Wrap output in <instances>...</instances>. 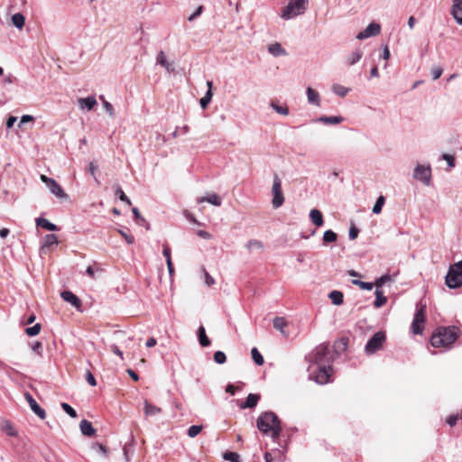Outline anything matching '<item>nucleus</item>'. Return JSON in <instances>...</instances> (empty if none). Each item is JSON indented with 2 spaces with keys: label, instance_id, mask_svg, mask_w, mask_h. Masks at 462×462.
I'll return each mask as SVG.
<instances>
[{
  "label": "nucleus",
  "instance_id": "26",
  "mask_svg": "<svg viewBox=\"0 0 462 462\" xmlns=\"http://www.w3.org/2000/svg\"><path fill=\"white\" fill-rule=\"evenodd\" d=\"M161 412L162 409L160 407L150 403L147 400L144 401V413L146 416H154Z\"/></svg>",
  "mask_w": 462,
  "mask_h": 462
},
{
  "label": "nucleus",
  "instance_id": "56",
  "mask_svg": "<svg viewBox=\"0 0 462 462\" xmlns=\"http://www.w3.org/2000/svg\"><path fill=\"white\" fill-rule=\"evenodd\" d=\"M32 349L34 353L42 355V344L40 341H36L32 345Z\"/></svg>",
  "mask_w": 462,
  "mask_h": 462
},
{
  "label": "nucleus",
  "instance_id": "5",
  "mask_svg": "<svg viewBox=\"0 0 462 462\" xmlns=\"http://www.w3.org/2000/svg\"><path fill=\"white\" fill-rule=\"evenodd\" d=\"M445 282L450 289H457L462 286V260L449 266Z\"/></svg>",
  "mask_w": 462,
  "mask_h": 462
},
{
  "label": "nucleus",
  "instance_id": "44",
  "mask_svg": "<svg viewBox=\"0 0 462 462\" xmlns=\"http://www.w3.org/2000/svg\"><path fill=\"white\" fill-rule=\"evenodd\" d=\"M352 283L359 286L363 290L371 291L374 288L373 282H363L360 280H353Z\"/></svg>",
  "mask_w": 462,
  "mask_h": 462
},
{
  "label": "nucleus",
  "instance_id": "22",
  "mask_svg": "<svg viewBox=\"0 0 462 462\" xmlns=\"http://www.w3.org/2000/svg\"><path fill=\"white\" fill-rule=\"evenodd\" d=\"M310 218L316 226H321L324 224L322 213L319 209H311L310 212Z\"/></svg>",
  "mask_w": 462,
  "mask_h": 462
},
{
  "label": "nucleus",
  "instance_id": "16",
  "mask_svg": "<svg viewBox=\"0 0 462 462\" xmlns=\"http://www.w3.org/2000/svg\"><path fill=\"white\" fill-rule=\"evenodd\" d=\"M261 399V396L260 394H257V393H249L245 399V402H243L241 404H240V408L241 409H252V408H254L258 402L260 401Z\"/></svg>",
  "mask_w": 462,
  "mask_h": 462
},
{
  "label": "nucleus",
  "instance_id": "57",
  "mask_svg": "<svg viewBox=\"0 0 462 462\" xmlns=\"http://www.w3.org/2000/svg\"><path fill=\"white\" fill-rule=\"evenodd\" d=\"M442 158H443L445 161H447L448 165L449 167H454V166H455V158H454L452 155L448 154V153H444V154L442 155Z\"/></svg>",
  "mask_w": 462,
  "mask_h": 462
},
{
  "label": "nucleus",
  "instance_id": "63",
  "mask_svg": "<svg viewBox=\"0 0 462 462\" xmlns=\"http://www.w3.org/2000/svg\"><path fill=\"white\" fill-rule=\"evenodd\" d=\"M197 234L199 237L203 239H210L212 237V235L205 230H199Z\"/></svg>",
  "mask_w": 462,
  "mask_h": 462
},
{
  "label": "nucleus",
  "instance_id": "11",
  "mask_svg": "<svg viewBox=\"0 0 462 462\" xmlns=\"http://www.w3.org/2000/svg\"><path fill=\"white\" fill-rule=\"evenodd\" d=\"M59 239L56 235L54 234H48L43 237V240L42 242L41 247H40V254H47L51 251V247L54 245H58Z\"/></svg>",
  "mask_w": 462,
  "mask_h": 462
},
{
  "label": "nucleus",
  "instance_id": "36",
  "mask_svg": "<svg viewBox=\"0 0 462 462\" xmlns=\"http://www.w3.org/2000/svg\"><path fill=\"white\" fill-rule=\"evenodd\" d=\"M384 202H385V199H384V197H383V196H382V195H381V196H379V197L377 198V199H376V201H375V203H374V207H373V209H372L373 213H374V214H376V215H377V214H379V213H381L382 208H383V205H384Z\"/></svg>",
  "mask_w": 462,
  "mask_h": 462
},
{
  "label": "nucleus",
  "instance_id": "2",
  "mask_svg": "<svg viewBox=\"0 0 462 462\" xmlns=\"http://www.w3.org/2000/svg\"><path fill=\"white\" fill-rule=\"evenodd\" d=\"M256 426L262 433H270L273 441H277L282 430L281 420L273 411L262 412L256 420Z\"/></svg>",
  "mask_w": 462,
  "mask_h": 462
},
{
  "label": "nucleus",
  "instance_id": "1",
  "mask_svg": "<svg viewBox=\"0 0 462 462\" xmlns=\"http://www.w3.org/2000/svg\"><path fill=\"white\" fill-rule=\"evenodd\" d=\"M310 358L318 365V373L314 377L315 382L319 384L328 383L329 371L332 369V358L328 346L319 345L310 354Z\"/></svg>",
  "mask_w": 462,
  "mask_h": 462
},
{
  "label": "nucleus",
  "instance_id": "59",
  "mask_svg": "<svg viewBox=\"0 0 462 462\" xmlns=\"http://www.w3.org/2000/svg\"><path fill=\"white\" fill-rule=\"evenodd\" d=\"M204 276H205V283L208 286H211L215 284V280L213 277L210 276V274L204 269Z\"/></svg>",
  "mask_w": 462,
  "mask_h": 462
},
{
  "label": "nucleus",
  "instance_id": "14",
  "mask_svg": "<svg viewBox=\"0 0 462 462\" xmlns=\"http://www.w3.org/2000/svg\"><path fill=\"white\" fill-rule=\"evenodd\" d=\"M450 14L455 21L462 25V0H452Z\"/></svg>",
  "mask_w": 462,
  "mask_h": 462
},
{
  "label": "nucleus",
  "instance_id": "28",
  "mask_svg": "<svg viewBox=\"0 0 462 462\" xmlns=\"http://www.w3.org/2000/svg\"><path fill=\"white\" fill-rule=\"evenodd\" d=\"M132 212L134 214V221L137 225L145 226L146 229H150V224L143 217L137 208H133Z\"/></svg>",
  "mask_w": 462,
  "mask_h": 462
},
{
  "label": "nucleus",
  "instance_id": "58",
  "mask_svg": "<svg viewBox=\"0 0 462 462\" xmlns=\"http://www.w3.org/2000/svg\"><path fill=\"white\" fill-rule=\"evenodd\" d=\"M103 106L106 109V111L109 114L110 116H114V115H115L114 107L108 101L104 100Z\"/></svg>",
  "mask_w": 462,
  "mask_h": 462
},
{
  "label": "nucleus",
  "instance_id": "9",
  "mask_svg": "<svg viewBox=\"0 0 462 462\" xmlns=\"http://www.w3.org/2000/svg\"><path fill=\"white\" fill-rule=\"evenodd\" d=\"M273 200L272 204L274 208H280L284 202V196L282 190V180L279 176L274 173L273 183L272 187Z\"/></svg>",
  "mask_w": 462,
  "mask_h": 462
},
{
  "label": "nucleus",
  "instance_id": "3",
  "mask_svg": "<svg viewBox=\"0 0 462 462\" xmlns=\"http://www.w3.org/2000/svg\"><path fill=\"white\" fill-rule=\"evenodd\" d=\"M460 330L457 327H439L430 337V344L434 347H449L458 338Z\"/></svg>",
  "mask_w": 462,
  "mask_h": 462
},
{
  "label": "nucleus",
  "instance_id": "31",
  "mask_svg": "<svg viewBox=\"0 0 462 462\" xmlns=\"http://www.w3.org/2000/svg\"><path fill=\"white\" fill-rule=\"evenodd\" d=\"M12 23L16 28L22 29L25 23V17L23 14L16 13L12 16Z\"/></svg>",
  "mask_w": 462,
  "mask_h": 462
},
{
  "label": "nucleus",
  "instance_id": "50",
  "mask_svg": "<svg viewBox=\"0 0 462 462\" xmlns=\"http://www.w3.org/2000/svg\"><path fill=\"white\" fill-rule=\"evenodd\" d=\"M204 11V6L203 5H199L197 7V9L195 10V12L193 14H191L189 17H188V20L189 22H193L194 20H196L199 16L201 15V14L203 13Z\"/></svg>",
  "mask_w": 462,
  "mask_h": 462
},
{
  "label": "nucleus",
  "instance_id": "55",
  "mask_svg": "<svg viewBox=\"0 0 462 462\" xmlns=\"http://www.w3.org/2000/svg\"><path fill=\"white\" fill-rule=\"evenodd\" d=\"M442 72H443V69L440 68V67H434L432 69H431V75H432V79L434 80L438 79L440 78V76L442 75Z\"/></svg>",
  "mask_w": 462,
  "mask_h": 462
},
{
  "label": "nucleus",
  "instance_id": "29",
  "mask_svg": "<svg viewBox=\"0 0 462 462\" xmlns=\"http://www.w3.org/2000/svg\"><path fill=\"white\" fill-rule=\"evenodd\" d=\"M362 57L363 51L360 49H356L347 57L346 62L349 66H353L356 64Z\"/></svg>",
  "mask_w": 462,
  "mask_h": 462
},
{
  "label": "nucleus",
  "instance_id": "23",
  "mask_svg": "<svg viewBox=\"0 0 462 462\" xmlns=\"http://www.w3.org/2000/svg\"><path fill=\"white\" fill-rule=\"evenodd\" d=\"M268 51L274 57L283 56L287 54L285 49H283L279 42L270 44L268 46Z\"/></svg>",
  "mask_w": 462,
  "mask_h": 462
},
{
  "label": "nucleus",
  "instance_id": "46",
  "mask_svg": "<svg viewBox=\"0 0 462 462\" xmlns=\"http://www.w3.org/2000/svg\"><path fill=\"white\" fill-rule=\"evenodd\" d=\"M203 427L201 425H192L188 430V436L189 438H195L197 435H199Z\"/></svg>",
  "mask_w": 462,
  "mask_h": 462
},
{
  "label": "nucleus",
  "instance_id": "52",
  "mask_svg": "<svg viewBox=\"0 0 462 462\" xmlns=\"http://www.w3.org/2000/svg\"><path fill=\"white\" fill-rule=\"evenodd\" d=\"M461 418L458 414H453L447 418L446 422L450 426L453 427L457 424V420Z\"/></svg>",
  "mask_w": 462,
  "mask_h": 462
},
{
  "label": "nucleus",
  "instance_id": "40",
  "mask_svg": "<svg viewBox=\"0 0 462 462\" xmlns=\"http://www.w3.org/2000/svg\"><path fill=\"white\" fill-rule=\"evenodd\" d=\"M223 457L230 462H241L240 456L236 452L226 451L224 453Z\"/></svg>",
  "mask_w": 462,
  "mask_h": 462
},
{
  "label": "nucleus",
  "instance_id": "32",
  "mask_svg": "<svg viewBox=\"0 0 462 462\" xmlns=\"http://www.w3.org/2000/svg\"><path fill=\"white\" fill-rule=\"evenodd\" d=\"M332 91L338 97H344L349 93L350 88L339 84H334L332 86Z\"/></svg>",
  "mask_w": 462,
  "mask_h": 462
},
{
  "label": "nucleus",
  "instance_id": "34",
  "mask_svg": "<svg viewBox=\"0 0 462 462\" xmlns=\"http://www.w3.org/2000/svg\"><path fill=\"white\" fill-rule=\"evenodd\" d=\"M323 244L334 243L337 240V235L332 230H327L323 234Z\"/></svg>",
  "mask_w": 462,
  "mask_h": 462
},
{
  "label": "nucleus",
  "instance_id": "15",
  "mask_svg": "<svg viewBox=\"0 0 462 462\" xmlns=\"http://www.w3.org/2000/svg\"><path fill=\"white\" fill-rule=\"evenodd\" d=\"M60 297L77 309L81 306V300L70 291H63L60 293Z\"/></svg>",
  "mask_w": 462,
  "mask_h": 462
},
{
  "label": "nucleus",
  "instance_id": "53",
  "mask_svg": "<svg viewBox=\"0 0 462 462\" xmlns=\"http://www.w3.org/2000/svg\"><path fill=\"white\" fill-rule=\"evenodd\" d=\"M86 380L89 385H91V386L97 385L96 378L89 370H88L86 373Z\"/></svg>",
  "mask_w": 462,
  "mask_h": 462
},
{
  "label": "nucleus",
  "instance_id": "41",
  "mask_svg": "<svg viewBox=\"0 0 462 462\" xmlns=\"http://www.w3.org/2000/svg\"><path fill=\"white\" fill-rule=\"evenodd\" d=\"M42 329V325L40 323H36L32 327H29L25 328V333L29 337H34L37 336Z\"/></svg>",
  "mask_w": 462,
  "mask_h": 462
},
{
  "label": "nucleus",
  "instance_id": "4",
  "mask_svg": "<svg viewBox=\"0 0 462 462\" xmlns=\"http://www.w3.org/2000/svg\"><path fill=\"white\" fill-rule=\"evenodd\" d=\"M308 7V0H289L283 8L281 17L284 20H291L298 15L303 14Z\"/></svg>",
  "mask_w": 462,
  "mask_h": 462
},
{
  "label": "nucleus",
  "instance_id": "38",
  "mask_svg": "<svg viewBox=\"0 0 462 462\" xmlns=\"http://www.w3.org/2000/svg\"><path fill=\"white\" fill-rule=\"evenodd\" d=\"M91 448L97 454L105 457H107V448L103 444L95 442L92 444Z\"/></svg>",
  "mask_w": 462,
  "mask_h": 462
},
{
  "label": "nucleus",
  "instance_id": "10",
  "mask_svg": "<svg viewBox=\"0 0 462 462\" xmlns=\"http://www.w3.org/2000/svg\"><path fill=\"white\" fill-rule=\"evenodd\" d=\"M425 322V307L418 309L414 314L411 323V331L415 335H420L423 331Z\"/></svg>",
  "mask_w": 462,
  "mask_h": 462
},
{
  "label": "nucleus",
  "instance_id": "20",
  "mask_svg": "<svg viewBox=\"0 0 462 462\" xmlns=\"http://www.w3.org/2000/svg\"><path fill=\"white\" fill-rule=\"evenodd\" d=\"M81 433L87 437H93L96 434V430L91 422L87 420H82L79 424Z\"/></svg>",
  "mask_w": 462,
  "mask_h": 462
},
{
  "label": "nucleus",
  "instance_id": "27",
  "mask_svg": "<svg viewBox=\"0 0 462 462\" xmlns=\"http://www.w3.org/2000/svg\"><path fill=\"white\" fill-rule=\"evenodd\" d=\"M375 300L374 301V306L376 309L383 307L387 302V298L383 295V291L380 289H376L374 291Z\"/></svg>",
  "mask_w": 462,
  "mask_h": 462
},
{
  "label": "nucleus",
  "instance_id": "48",
  "mask_svg": "<svg viewBox=\"0 0 462 462\" xmlns=\"http://www.w3.org/2000/svg\"><path fill=\"white\" fill-rule=\"evenodd\" d=\"M391 275L390 274H384L381 277L377 278L374 283V286H376V289H379L382 287L385 282L391 281Z\"/></svg>",
  "mask_w": 462,
  "mask_h": 462
},
{
  "label": "nucleus",
  "instance_id": "39",
  "mask_svg": "<svg viewBox=\"0 0 462 462\" xmlns=\"http://www.w3.org/2000/svg\"><path fill=\"white\" fill-rule=\"evenodd\" d=\"M2 430L11 437H14L17 435V431L13 427L12 423L8 420H5L2 426Z\"/></svg>",
  "mask_w": 462,
  "mask_h": 462
},
{
  "label": "nucleus",
  "instance_id": "24",
  "mask_svg": "<svg viewBox=\"0 0 462 462\" xmlns=\"http://www.w3.org/2000/svg\"><path fill=\"white\" fill-rule=\"evenodd\" d=\"M307 97H308V101L310 104L318 106H320L319 94L316 90L311 88L310 87H309L307 88Z\"/></svg>",
  "mask_w": 462,
  "mask_h": 462
},
{
  "label": "nucleus",
  "instance_id": "30",
  "mask_svg": "<svg viewBox=\"0 0 462 462\" xmlns=\"http://www.w3.org/2000/svg\"><path fill=\"white\" fill-rule=\"evenodd\" d=\"M329 299L331 300L332 303L335 305H341L344 301V295L339 291H332L329 295Z\"/></svg>",
  "mask_w": 462,
  "mask_h": 462
},
{
  "label": "nucleus",
  "instance_id": "45",
  "mask_svg": "<svg viewBox=\"0 0 462 462\" xmlns=\"http://www.w3.org/2000/svg\"><path fill=\"white\" fill-rule=\"evenodd\" d=\"M245 246L249 251H251L254 248L262 249L263 247V244L257 239H250Z\"/></svg>",
  "mask_w": 462,
  "mask_h": 462
},
{
  "label": "nucleus",
  "instance_id": "21",
  "mask_svg": "<svg viewBox=\"0 0 462 462\" xmlns=\"http://www.w3.org/2000/svg\"><path fill=\"white\" fill-rule=\"evenodd\" d=\"M36 226L48 231H57L60 228L55 224L51 223L44 217L36 218Z\"/></svg>",
  "mask_w": 462,
  "mask_h": 462
},
{
  "label": "nucleus",
  "instance_id": "64",
  "mask_svg": "<svg viewBox=\"0 0 462 462\" xmlns=\"http://www.w3.org/2000/svg\"><path fill=\"white\" fill-rule=\"evenodd\" d=\"M17 118L14 116H10L6 120V128L10 129L14 126V123L16 122Z\"/></svg>",
  "mask_w": 462,
  "mask_h": 462
},
{
  "label": "nucleus",
  "instance_id": "35",
  "mask_svg": "<svg viewBox=\"0 0 462 462\" xmlns=\"http://www.w3.org/2000/svg\"><path fill=\"white\" fill-rule=\"evenodd\" d=\"M251 355H252V358H253L254 362L257 365H263V363H264L263 356H262V354L258 351V349L256 347L252 348Z\"/></svg>",
  "mask_w": 462,
  "mask_h": 462
},
{
  "label": "nucleus",
  "instance_id": "19",
  "mask_svg": "<svg viewBox=\"0 0 462 462\" xmlns=\"http://www.w3.org/2000/svg\"><path fill=\"white\" fill-rule=\"evenodd\" d=\"M79 104L81 109H87L88 111H90L97 105V100L94 96H89L84 98H79Z\"/></svg>",
  "mask_w": 462,
  "mask_h": 462
},
{
  "label": "nucleus",
  "instance_id": "60",
  "mask_svg": "<svg viewBox=\"0 0 462 462\" xmlns=\"http://www.w3.org/2000/svg\"><path fill=\"white\" fill-rule=\"evenodd\" d=\"M119 233H120V235L125 238V240L126 241V243H127L128 245H132V244L134 242V236H133L128 235V234H126L125 232L121 231V230L119 231Z\"/></svg>",
  "mask_w": 462,
  "mask_h": 462
},
{
  "label": "nucleus",
  "instance_id": "13",
  "mask_svg": "<svg viewBox=\"0 0 462 462\" xmlns=\"http://www.w3.org/2000/svg\"><path fill=\"white\" fill-rule=\"evenodd\" d=\"M24 397H25V400L27 401V402L29 403L30 405V408L31 410L42 420L45 419L46 417V412L44 411V409H42L38 403L37 402L34 400V398L32 397V395L30 393H24Z\"/></svg>",
  "mask_w": 462,
  "mask_h": 462
},
{
  "label": "nucleus",
  "instance_id": "62",
  "mask_svg": "<svg viewBox=\"0 0 462 462\" xmlns=\"http://www.w3.org/2000/svg\"><path fill=\"white\" fill-rule=\"evenodd\" d=\"M14 79L15 78L11 73H9L4 77L2 82L4 85L12 84L14 83Z\"/></svg>",
  "mask_w": 462,
  "mask_h": 462
},
{
  "label": "nucleus",
  "instance_id": "33",
  "mask_svg": "<svg viewBox=\"0 0 462 462\" xmlns=\"http://www.w3.org/2000/svg\"><path fill=\"white\" fill-rule=\"evenodd\" d=\"M273 328L279 331H281L283 335L284 333V328L287 325V322L283 317H275L273 321Z\"/></svg>",
  "mask_w": 462,
  "mask_h": 462
},
{
  "label": "nucleus",
  "instance_id": "43",
  "mask_svg": "<svg viewBox=\"0 0 462 462\" xmlns=\"http://www.w3.org/2000/svg\"><path fill=\"white\" fill-rule=\"evenodd\" d=\"M62 410L71 418H77L78 413L74 408H72L69 404L67 402H61L60 404Z\"/></svg>",
  "mask_w": 462,
  "mask_h": 462
},
{
  "label": "nucleus",
  "instance_id": "47",
  "mask_svg": "<svg viewBox=\"0 0 462 462\" xmlns=\"http://www.w3.org/2000/svg\"><path fill=\"white\" fill-rule=\"evenodd\" d=\"M214 361L218 365H223L226 361V356L223 351H217L214 354Z\"/></svg>",
  "mask_w": 462,
  "mask_h": 462
},
{
  "label": "nucleus",
  "instance_id": "6",
  "mask_svg": "<svg viewBox=\"0 0 462 462\" xmlns=\"http://www.w3.org/2000/svg\"><path fill=\"white\" fill-rule=\"evenodd\" d=\"M386 339V335L384 331H377L374 333L367 341L365 346V352L367 355H373L376 351H378L382 346L383 342Z\"/></svg>",
  "mask_w": 462,
  "mask_h": 462
},
{
  "label": "nucleus",
  "instance_id": "12",
  "mask_svg": "<svg viewBox=\"0 0 462 462\" xmlns=\"http://www.w3.org/2000/svg\"><path fill=\"white\" fill-rule=\"evenodd\" d=\"M381 32V25L377 23H371L367 25V27L357 33L356 39L365 40L366 38L376 36Z\"/></svg>",
  "mask_w": 462,
  "mask_h": 462
},
{
  "label": "nucleus",
  "instance_id": "7",
  "mask_svg": "<svg viewBox=\"0 0 462 462\" xmlns=\"http://www.w3.org/2000/svg\"><path fill=\"white\" fill-rule=\"evenodd\" d=\"M41 180L46 184L50 191L61 200H67L69 195L64 191L63 188L52 178L47 177L44 174L41 175Z\"/></svg>",
  "mask_w": 462,
  "mask_h": 462
},
{
  "label": "nucleus",
  "instance_id": "8",
  "mask_svg": "<svg viewBox=\"0 0 462 462\" xmlns=\"http://www.w3.org/2000/svg\"><path fill=\"white\" fill-rule=\"evenodd\" d=\"M412 177L413 179L423 183L425 186H430L432 177L430 165L418 164L413 171Z\"/></svg>",
  "mask_w": 462,
  "mask_h": 462
},
{
  "label": "nucleus",
  "instance_id": "25",
  "mask_svg": "<svg viewBox=\"0 0 462 462\" xmlns=\"http://www.w3.org/2000/svg\"><path fill=\"white\" fill-rule=\"evenodd\" d=\"M204 201H207V202H208L214 206H217V207L221 206V203H222L220 197L215 193L208 195V197H201V198L198 199L199 203L204 202Z\"/></svg>",
  "mask_w": 462,
  "mask_h": 462
},
{
  "label": "nucleus",
  "instance_id": "17",
  "mask_svg": "<svg viewBox=\"0 0 462 462\" xmlns=\"http://www.w3.org/2000/svg\"><path fill=\"white\" fill-rule=\"evenodd\" d=\"M344 121V117L341 116H322L313 120V122H319L326 125H337Z\"/></svg>",
  "mask_w": 462,
  "mask_h": 462
},
{
  "label": "nucleus",
  "instance_id": "61",
  "mask_svg": "<svg viewBox=\"0 0 462 462\" xmlns=\"http://www.w3.org/2000/svg\"><path fill=\"white\" fill-rule=\"evenodd\" d=\"M110 350L115 355L118 356L122 360L124 359L123 352L120 350V348L116 345H115V344L111 345L110 346Z\"/></svg>",
  "mask_w": 462,
  "mask_h": 462
},
{
  "label": "nucleus",
  "instance_id": "49",
  "mask_svg": "<svg viewBox=\"0 0 462 462\" xmlns=\"http://www.w3.org/2000/svg\"><path fill=\"white\" fill-rule=\"evenodd\" d=\"M271 106L273 108V110H275L278 114H281V115H283V116H287L289 114V108L285 106H279L277 105L276 103L274 102H272L271 103Z\"/></svg>",
  "mask_w": 462,
  "mask_h": 462
},
{
  "label": "nucleus",
  "instance_id": "42",
  "mask_svg": "<svg viewBox=\"0 0 462 462\" xmlns=\"http://www.w3.org/2000/svg\"><path fill=\"white\" fill-rule=\"evenodd\" d=\"M157 63L164 67L167 70H170V63L166 60V56L162 51H161L156 58Z\"/></svg>",
  "mask_w": 462,
  "mask_h": 462
},
{
  "label": "nucleus",
  "instance_id": "51",
  "mask_svg": "<svg viewBox=\"0 0 462 462\" xmlns=\"http://www.w3.org/2000/svg\"><path fill=\"white\" fill-rule=\"evenodd\" d=\"M358 234H359V229L354 224H352L349 228V233H348L349 239L355 240L358 236Z\"/></svg>",
  "mask_w": 462,
  "mask_h": 462
},
{
  "label": "nucleus",
  "instance_id": "37",
  "mask_svg": "<svg viewBox=\"0 0 462 462\" xmlns=\"http://www.w3.org/2000/svg\"><path fill=\"white\" fill-rule=\"evenodd\" d=\"M115 195L123 202H125V204H127L128 206L131 205V200L130 199L125 195V193L124 192V190L121 189L120 186H116V191H115Z\"/></svg>",
  "mask_w": 462,
  "mask_h": 462
},
{
  "label": "nucleus",
  "instance_id": "54",
  "mask_svg": "<svg viewBox=\"0 0 462 462\" xmlns=\"http://www.w3.org/2000/svg\"><path fill=\"white\" fill-rule=\"evenodd\" d=\"M207 86H208V90H207L204 97H206L207 99H208L211 102V99L213 97V92H212L213 82L210 80L207 81Z\"/></svg>",
  "mask_w": 462,
  "mask_h": 462
},
{
  "label": "nucleus",
  "instance_id": "18",
  "mask_svg": "<svg viewBox=\"0 0 462 462\" xmlns=\"http://www.w3.org/2000/svg\"><path fill=\"white\" fill-rule=\"evenodd\" d=\"M197 337H198L199 343L202 347H208L210 346L211 341L206 334V329H205L204 326L201 325L199 327L198 331H197Z\"/></svg>",
  "mask_w": 462,
  "mask_h": 462
}]
</instances>
